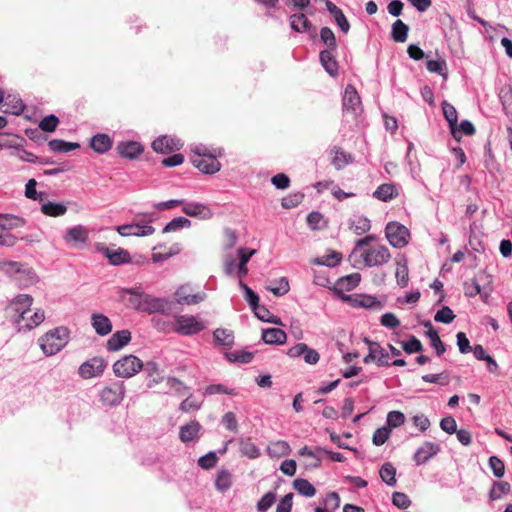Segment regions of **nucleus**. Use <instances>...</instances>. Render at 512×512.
Instances as JSON below:
<instances>
[{"label": "nucleus", "mask_w": 512, "mask_h": 512, "mask_svg": "<svg viewBox=\"0 0 512 512\" xmlns=\"http://www.w3.org/2000/svg\"><path fill=\"white\" fill-rule=\"evenodd\" d=\"M287 355L292 358L303 356L304 361L310 365L316 364L320 359L319 353L315 349L309 348L305 343H298L291 347Z\"/></svg>", "instance_id": "nucleus-15"}, {"label": "nucleus", "mask_w": 512, "mask_h": 512, "mask_svg": "<svg viewBox=\"0 0 512 512\" xmlns=\"http://www.w3.org/2000/svg\"><path fill=\"white\" fill-rule=\"evenodd\" d=\"M130 294V297L128 299V305L129 307L136 309L140 311V307L142 306V300L144 293H139L131 289H125L123 290V294Z\"/></svg>", "instance_id": "nucleus-55"}, {"label": "nucleus", "mask_w": 512, "mask_h": 512, "mask_svg": "<svg viewBox=\"0 0 512 512\" xmlns=\"http://www.w3.org/2000/svg\"><path fill=\"white\" fill-rule=\"evenodd\" d=\"M117 232L123 237L127 236H148L155 232V229L149 224L130 223L117 227Z\"/></svg>", "instance_id": "nucleus-16"}, {"label": "nucleus", "mask_w": 512, "mask_h": 512, "mask_svg": "<svg viewBox=\"0 0 512 512\" xmlns=\"http://www.w3.org/2000/svg\"><path fill=\"white\" fill-rule=\"evenodd\" d=\"M167 385L174 393L180 396L185 395L188 390V387H186L182 381L174 377L167 379Z\"/></svg>", "instance_id": "nucleus-64"}, {"label": "nucleus", "mask_w": 512, "mask_h": 512, "mask_svg": "<svg viewBox=\"0 0 512 512\" xmlns=\"http://www.w3.org/2000/svg\"><path fill=\"white\" fill-rule=\"evenodd\" d=\"M511 491V485L506 481L494 482L492 489L489 493V498L492 501L501 499L503 496L509 494Z\"/></svg>", "instance_id": "nucleus-39"}, {"label": "nucleus", "mask_w": 512, "mask_h": 512, "mask_svg": "<svg viewBox=\"0 0 512 512\" xmlns=\"http://www.w3.org/2000/svg\"><path fill=\"white\" fill-rule=\"evenodd\" d=\"M217 455L215 452H209L206 455L202 456L198 460V465L203 469H211L213 468L217 463Z\"/></svg>", "instance_id": "nucleus-62"}, {"label": "nucleus", "mask_w": 512, "mask_h": 512, "mask_svg": "<svg viewBox=\"0 0 512 512\" xmlns=\"http://www.w3.org/2000/svg\"><path fill=\"white\" fill-rule=\"evenodd\" d=\"M380 477L383 482H385L387 485L393 486L396 483V469L391 463H385L380 471H379Z\"/></svg>", "instance_id": "nucleus-48"}, {"label": "nucleus", "mask_w": 512, "mask_h": 512, "mask_svg": "<svg viewBox=\"0 0 512 512\" xmlns=\"http://www.w3.org/2000/svg\"><path fill=\"white\" fill-rule=\"evenodd\" d=\"M200 430L201 425L198 421H190L180 427L179 438L184 443L191 442L198 437Z\"/></svg>", "instance_id": "nucleus-23"}, {"label": "nucleus", "mask_w": 512, "mask_h": 512, "mask_svg": "<svg viewBox=\"0 0 512 512\" xmlns=\"http://www.w3.org/2000/svg\"><path fill=\"white\" fill-rule=\"evenodd\" d=\"M324 452H326V449L322 447H316L315 449H311L308 446H304L300 449L299 454L301 456L314 458V462L307 463L306 467L310 469H316L321 466V457Z\"/></svg>", "instance_id": "nucleus-29"}, {"label": "nucleus", "mask_w": 512, "mask_h": 512, "mask_svg": "<svg viewBox=\"0 0 512 512\" xmlns=\"http://www.w3.org/2000/svg\"><path fill=\"white\" fill-rule=\"evenodd\" d=\"M143 368L147 376L150 378L148 383L149 387L158 384L163 380L162 371L156 362L149 361L143 366Z\"/></svg>", "instance_id": "nucleus-36"}, {"label": "nucleus", "mask_w": 512, "mask_h": 512, "mask_svg": "<svg viewBox=\"0 0 512 512\" xmlns=\"http://www.w3.org/2000/svg\"><path fill=\"white\" fill-rule=\"evenodd\" d=\"M332 50H324L320 53V61L325 68V70L331 75L335 76L338 72V64L332 55Z\"/></svg>", "instance_id": "nucleus-37"}, {"label": "nucleus", "mask_w": 512, "mask_h": 512, "mask_svg": "<svg viewBox=\"0 0 512 512\" xmlns=\"http://www.w3.org/2000/svg\"><path fill=\"white\" fill-rule=\"evenodd\" d=\"M409 27L398 19L392 24L391 37L395 42L403 43L407 40Z\"/></svg>", "instance_id": "nucleus-35"}, {"label": "nucleus", "mask_w": 512, "mask_h": 512, "mask_svg": "<svg viewBox=\"0 0 512 512\" xmlns=\"http://www.w3.org/2000/svg\"><path fill=\"white\" fill-rule=\"evenodd\" d=\"M442 110L445 119L449 123L453 137L457 138L456 126L458 121V114L455 107L447 101H444L442 103Z\"/></svg>", "instance_id": "nucleus-31"}, {"label": "nucleus", "mask_w": 512, "mask_h": 512, "mask_svg": "<svg viewBox=\"0 0 512 512\" xmlns=\"http://www.w3.org/2000/svg\"><path fill=\"white\" fill-rule=\"evenodd\" d=\"M267 452L271 457H282L290 452V446L286 441L278 440L269 444Z\"/></svg>", "instance_id": "nucleus-41"}, {"label": "nucleus", "mask_w": 512, "mask_h": 512, "mask_svg": "<svg viewBox=\"0 0 512 512\" xmlns=\"http://www.w3.org/2000/svg\"><path fill=\"white\" fill-rule=\"evenodd\" d=\"M402 347L403 350L409 354L420 352L423 349L422 343L415 336H411V338L408 341L403 342Z\"/></svg>", "instance_id": "nucleus-63"}, {"label": "nucleus", "mask_w": 512, "mask_h": 512, "mask_svg": "<svg viewBox=\"0 0 512 512\" xmlns=\"http://www.w3.org/2000/svg\"><path fill=\"white\" fill-rule=\"evenodd\" d=\"M116 149L122 157L128 159H134L143 152L141 144L135 141L121 142Z\"/></svg>", "instance_id": "nucleus-22"}, {"label": "nucleus", "mask_w": 512, "mask_h": 512, "mask_svg": "<svg viewBox=\"0 0 512 512\" xmlns=\"http://www.w3.org/2000/svg\"><path fill=\"white\" fill-rule=\"evenodd\" d=\"M291 28L297 32H305L310 29L311 23L305 14H294L290 17Z\"/></svg>", "instance_id": "nucleus-42"}, {"label": "nucleus", "mask_w": 512, "mask_h": 512, "mask_svg": "<svg viewBox=\"0 0 512 512\" xmlns=\"http://www.w3.org/2000/svg\"><path fill=\"white\" fill-rule=\"evenodd\" d=\"M191 162L194 167L205 174H214L221 168V163L214 155L201 153L199 150L191 158Z\"/></svg>", "instance_id": "nucleus-8"}, {"label": "nucleus", "mask_w": 512, "mask_h": 512, "mask_svg": "<svg viewBox=\"0 0 512 512\" xmlns=\"http://www.w3.org/2000/svg\"><path fill=\"white\" fill-rule=\"evenodd\" d=\"M286 333L279 328H268L262 331V340L266 344H284L286 342Z\"/></svg>", "instance_id": "nucleus-27"}, {"label": "nucleus", "mask_w": 512, "mask_h": 512, "mask_svg": "<svg viewBox=\"0 0 512 512\" xmlns=\"http://www.w3.org/2000/svg\"><path fill=\"white\" fill-rule=\"evenodd\" d=\"M238 252H239V257H240L238 273H239L240 278H242V277H245L248 273V269H247L246 265H247L248 261L250 260V258L254 255L255 250L240 248Z\"/></svg>", "instance_id": "nucleus-47"}, {"label": "nucleus", "mask_w": 512, "mask_h": 512, "mask_svg": "<svg viewBox=\"0 0 512 512\" xmlns=\"http://www.w3.org/2000/svg\"><path fill=\"white\" fill-rule=\"evenodd\" d=\"M182 211L190 217H200L202 219L212 217L211 210L201 203H186L183 205Z\"/></svg>", "instance_id": "nucleus-20"}, {"label": "nucleus", "mask_w": 512, "mask_h": 512, "mask_svg": "<svg viewBox=\"0 0 512 512\" xmlns=\"http://www.w3.org/2000/svg\"><path fill=\"white\" fill-rule=\"evenodd\" d=\"M191 222L185 217H177L171 220L163 229L164 233L176 231L180 228L190 227Z\"/></svg>", "instance_id": "nucleus-53"}, {"label": "nucleus", "mask_w": 512, "mask_h": 512, "mask_svg": "<svg viewBox=\"0 0 512 512\" xmlns=\"http://www.w3.org/2000/svg\"><path fill=\"white\" fill-rule=\"evenodd\" d=\"M455 318L453 311L448 307L444 306L442 309L438 310L436 315L434 316V320L436 322H441L445 324L451 323Z\"/></svg>", "instance_id": "nucleus-58"}, {"label": "nucleus", "mask_w": 512, "mask_h": 512, "mask_svg": "<svg viewBox=\"0 0 512 512\" xmlns=\"http://www.w3.org/2000/svg\"><path fill=\"white\" fill-rule=\"evenodd\" d=\"M205 328L206 326L203 321L189 315L176 316L173 325V331L184 336L197 334Z\"/></svg>", "instance_id": "nucleus-3"}, {"label": "nucleus", "mask_w": 512, "mask_h": 512, "mask_svg": "<svg viewBox=\"0 0 512 512\" xmlns=\"http://www.w3.org/2000/svg\"><path fill=\"white\" fill-rule=\"evenodd\" d=\"M385 235L389 243L395 248H403L409 243L410 232L398 222H390L385 228Z\"/></svg>", "instance_id": "nucleus-5"}, {"label": "nucleus", "mask_w": 512, "mask_h": 512, "mask_svg": "<svg viewBox=\"0 0 512 512\" xmlns=\"http://www.w3.org/2000/svg\"><path fill=\"white\" fill-rule=\"evenodd\" d=\"M332 153L334 156L332 157L331 163L337 170L342 169L352 161L350 154L345 153L337 147L332 150Z\"/></svg>", "instance_id": "nucleus-45"}, {"label": "nucleus", "mask_w": 512, "mask_h": 512, "mask_svg": "<svg viewBox=\"0 0 512 512\" xmlns=\"http://www.w3.org/2000/svg\"><path fill=\"white\" fill-rule=\"evenodd\" d=\"M374 235H367L356 241V245L349 256L355 268L378 267L391 260V253L387 246L371 244Z\"/></svg>", "instance_id": "nucleus-1"}, {"label": "nucleus", "mask_w": 512, "mask_h": 512, "mask_svg": "<svg viewBox=\"0 0 512 512\" xmlns=\"http://www.w3.org/2000/svg\"><path fill=\"white\" fill-rule=\"evenodd\" d=\"M175 300L178 304L195 305L200 303L206 298L204 292L193 293V289L190 285L180 286L174 293Z\"/></svg>", "instance_id": "nucleus-11"}, {"label": "nucleus", "mask_w": 512, "mask_h": 512, "mask_svg": "<svg viewBox=\"0 0 512 512\" xmlns=\"http://www.w3.org/2000/svg\"><path fill=\"white\" fill-rule=\"evenodd\" d=\"M213 336L215 341L223 346H231L234 342L232 331L227 329L218 328L213 332Z\"/></svg>", "instance_id": "nucleus-49"}, {"label": "nucleus", "mask_w": 512, "mask_h": 512, "mask_svg": "<svg viewBox=\"0 0 512 512\" xmlns=\"http://www.w3.org/2000/svg\"><path fill=\"white\" fill-rule=\"evenodd\" d=\"M350 230L357 235H362L368 232L371 228L370 220L366 217H358L350 224Z\"/></svg>", "instance_id": "nucleus-50"}, {"label": "nucleus", "mask_w": 512, "mask_h": 512, "mask_svg": "<svg viewBox=\"0 0 512 512\" xmlns=\"http://www.w3.org/2000/svg\"><path fill=\"white\" fill-rule=\"evenodd\" d=\"M395 277L397 279L398 285L401 287H406L409 282V270H408V261L407 258L402 255L396 259V271Z\"/></svg>", "instance_id": "nucleus-25"}, {"label": "nucleus", "mask_w": 512, "mask_h": 512, "mask_svg": "<svg viewBox=\"0 0 512 512\" xmlns=\"http://www.w3.org/2000/svg\"><path fill=\"white\" fill-rule=\"evenodd\" d=\"M69 341V330L56 327L38 339L39 346L46 356H52L61 351Z\"/></svg>", "instance_id": "nucleus-2"}, {"label": "nucleus", "mask_w": 512, "mask_h": 512, "mask_svg": "<svg viewBox=\"0 0 512 512\" xmlns=\"http://www.w3.org/2000/svg\"><path fill=\"white\" fill-rule=\"evenodd\" d=\"M424 326L428 328L426 336L430 339V343L435 348L437 355H442L446 351V348L444 343L441 341L438 332L429 321L426 322Z\"/></svg>", "instance_id": "nucleus-34"}, {"label": "nucleus", "mask_w": 512, "mask_h": 512, "mask_svg": "<svg viewBox=\"0 0 512 512\" xmlns=\"http://www.w3.org/2000/svg\"><path fill=\"white\" fill-rule=\"evenodd\" d=\"M201 408V403L197 401L192 395H189L184 399L180 406L179 410L184 413H189L191 411H197Z\"/></svg>", "instance_id": "nucleus-56"}, {"label": "nucleus", "mask_w": 512, "mask_h": 512, "mask_svg": "<svg viewBox=\"0 0 512 512\" xmlns=\"http://www.w3.org/2000/svg\"><path fill=\"white\" fill-rule=\"evenodd\" d=\"M90 147L99 154L109 151L112 147V139L109 135L98 133L90 141Z\"/></svg>", "instance_id": "nucleus-24"}, {"label": "nucleus", "mask_w": 512, "mask_h": 512, "mask_svg": "<svg viewBox=\"0 0 512 512\" xmlns=\"http://www.w3.org/2000/svg\"><path fill=\"white\" fill-rule=\"evenodd\" d=\"M64 239L66 242L85 243L88 239V231L81 225L74 226L67 230Z\"/></svg>", "instance_id": "nucleus-32"}, {"label": "nucleus", "mask_w": 512, "mask_h": 512, "mask_svg": "<svg viewBox=\"0 0 512 512\" xmlns=\"http://www.w3.org/2000/svg\"><path fill=\"white\" fill-rule=\"evenodd\" d=\"M19 318L21 321L25 322L26 329L31 330L44 321L45 313L41 309L34 311L31 308H26L21 310Z\"/></svg>", "instance_id": "nucleus-17"}, {"label": "nucleus", "mask_w": 512, "mask_h": 512, "mask_svg": "<svg viewBox=\"0 0 512 512\" xmlns=\"http://www.w3.org/2000/svg\"><path fill=\"white\" fill-rule=\"evenodd\" d=\"M324 452H326V449L322 447H316L315 449H311L308 446H304L300 449L299 454L301 456L314 458V462L307 463L306 467L310 469H316L321 466V457Z\"/></svg>", "instance_id": "nucleus-28"}, {"label": "nucleus", "mask_w": 512, "mask_h": 512, "mask_svg": "<svg viewBox=\"0 0 512 512\" xmlns=\"http://www.w3.org/2000/svg\"><path fill=\"white\" fill-rule=\"evenodd\" d=\"M373 195L381 201H389L398 195L397 188L393 184H382L380 185Z\"/></svg>", "instance_id": "nucleus-38"}, {"label": "nucleus", "mask_w": 512, "mask_h": 512, "mask_svg": "<svg viewBox=\"0 0 512 512\" xmlns=\"http://www.w3.org/2000/svg\"><path fill=\"white\" fill-rule=\"evenodd\" d=\"M440 450L438 444L432 442L423 443L416 451L414 460L418 465L424 464Z\"/></svg>", "instance_id": "nucleus-18"}, {"label": "nucleus", "mask_w": 512, "mask_h": 512, "mask_svg": "<svg viewBox=\"0 0 512 512\" xmlns=\"http://www.w3.org/2000/svg\"><path fill=\"white\" fill-rule=\"evenodd\" d=\"M180 252V247L178 244H174L170 247H167L163 244H160L153 248L152 260L155 263L162 262Z\"/></svg>", "instance_id": "nucleus-21"}, {"label": "nucleus", "mask_w": 512, "mask_h": 512, "mask_svg": "<svg viewBox=\"0 0 512 512\" xmlns=\"http://www.w3.org/2000/svg\"><path fill=\"white\" fill-rule=\"evenodd\" d=\"M182 147L180 139L161 135L152 142V148L155 152L161 154H168L179 150Z\"/></svg>", "instance_id": "nucleus-13"}, {"label": "nucleus", "mask_w": 512, "mask_h": 512, "mask_svg": "<svg viewBox=\"0 0 512 512\" xmlns=\"http://www.w3.org/2000/svg\"><path fill=\"white\" fill-rule=\"evenodd\" d=\"M405 415L400 411H391L387 415V424L391 428H397L404 424Z\"/></svg>", "instance_id": "nucleus-61"}, {"label": "nucleus", "mask_w": 512, "mask_h": 512, "mask_svg": "<svg viewBox=\"0 0 512 512\" xmlns=\"http://www.w3.org/2000/svg\"><path fill=\"white\" fill-rule=\"evenodd\" d=\"M91 320L97 334L105 336L112 331V323L104 314H93Z\"/></svg>", "instance_id": "nucleus-26"}, {"label": "nucleus", "mask_w": 512, "mask_h": 512, "mask_svg": "<svg viewBox=\"0 0 512 512\" xmlns=\"http://www.w3.org/2000/svg\"><path fill=\"white\" fill-rule=\"evenodd\" d=\"M58 123L59 119L55 115L51 114L40 121L39 128L45 132H54Z\"/></svg>", "instance_id": "nucleus-57"}, {"label": "nucleus", "mask_w": 512, "mask_h": 512, "mask_svg": "<svg viewBox=\"0 0 512 512\" xmlns=\"http://www.w3.org/2000/svg\"><path fill=\"white\" fill-rule=\"evenodd\" d=\"M125 395L123 382H114L105 386L100 392V401L105 406H116L121 403Z\"/></svg>", "instance_id": "nucleus-6"}, {"label": "nucleus", "mask_w": 512, "mask_h": 512, "mask_svg": "<svg viewBox=\"0 0 512 512\" xmlns=\"http://www.w3.org/2000/svg\"><path fill=\"white\" fill-rule=\"evenodd\" d=\"M49 148L53 152H60V153H67L70 151H73L75 149H78L80 145L75 142H66L61 139H53L49 141L48 143Z\"/></svg>", "instance_id": "nucleus-40"}, {"label": "nucleus", "mask_w": 512, "mask_h": 512, "mask_svg": "<svg viewBox=\"0 0 512 512\" xmlns=\"http://www.w3.org/2000/svg\"><path fill=\"white\" fill-rule=\"evenodd\" d=\"M107 364L103 358L94 357L82 363L79 367V375L83 379L98 377L103 374Z\"/></svg>", "instance_id": "nucleus-10"}, {"label": "nucleus", "mask_w": 512, "mask_h": 512, "mask_svg": "<svg viewBox=\"0 0 512 512\" xmlns=\"http://www.w3.org/2000/svg\"><path fill=\"white\" fill-rule=\"evenodd\" d=\"M276 494L273 492L266 493L257 503L259 512H266L275 502Z\"/></svg>", "instance_id": "nucleus-60"}, {"label": "nucleus", "mask_w": 512, "mask_h": 512, "mask_svg": "<svg viewBox=\"0 0 512 512\" xmlns=\"http://www.w3.org/2000/svg\"><path fill=\"white\" fill-rule=\"evenodd\" d=\"M66 211L67 207L61 203L47 202L41 206V212L50 217L62 216Z\"/></svg>", "instance_id": "nucleus-44"}, {"label": "nucleus", "mask_w": 512, "mask_h": 512, "mask_svg": "<svg viewBox=\"0 0 512 512\" xmlns=\"http://www.w3.org/2000/svg\"><path fill=\"white\" fill-rule=\"evenodd\" d=\"M489 466L493 471V474L497 478H501L505 473V465L503 461L497 456H491L489 458Z\"/></svg>", "instance_id": "nucleus-59"}, {"label": "nucleus", "mask_w": 512, "mask_h": 512, "mask_svg": "<svg viewBox=\"0 0 512 512\" xmlns=\"http://www.w3.org/2000/svg\"><path fill=\"white\" fill-rule=\"evenodd\" d=\"M267 289L279 297L285 295L289 291L290 286L287 278L282 277L275 281V285L269 286Z\"/></svg>", "instance_id": "nucleus-52"}, {"label": "nucleus", "mask_w": 512, "mask_h": 512, "mask_svg": "<svg viewBox=\"0 0 512 512\" xmlns=\"http://www.w3.org/2000/svg\"><path fill=\"white\" fill-rule=\"evenodd\" d=\"M239 448H240L241 454L250 459H256L260 456L259 448L253 442H251L249 439L240 440Z\"/></svg>", "instance_id": "nucleus-46"}, {"label": "nucleus", "mask_w": 512, "mask_h": 512, "mask_svg": "<svg viewBox=\"0 0 512 512\" xmlns=\"http://www.w3.org/2000/svg\"><path fill=\"white\" fill-rule=\"evenodd\" d=\"M25 220L12 214H0V234L6 230L22 227Z\"/></svg>", "instance_id": "nucleus-30"}, {"label": "nucleus", "mask_w": 512, "mask_h": 512, "mask_svg": "<svg viewBox=\"0 0 512 512\" xmlns=\"http://www.w3.org/2000/svg\"><path fill=\"white\" fill-rule=\"evenodd\" d=\"M233 483L232 473L227 469H221L218 471L215 479V487L219 492H225L229 490Z\"/></svg>", "instance_id": "nucleus-33"}, {"label": "nucleus", "mask_w": 512, "mask_h": 512, "mask_svg": "<svg viewBox=\"0 0 512 512\" xmlns=\"http://www.w3.org/2000/svg\"><path fill=\"white\" fill-rule=\"evenodd\" d=\"M361 99L352 85H347L343 95V110L347 113L356 115L362 111Z\"/></svg>", "instance_id": "nucleus-14"}, {"label": "nucleus", "mask_w": 512, "mask_h": 512, "mask_svg": "<svg viewBox=\"0 0 512 512\" xmlns=\"http://www.w3.org/2000/svg\"><path fill=\"white\" fill-rule=\"evenodd\" d=\"M131 333L128 330L115 332L107 341V349L109 351H118L129 343Z\"/></svg>", "instance_id": "nucleus-19"}, {"label": "nucleus", "mask_w": 512, "mask_h": 512, "mask_svg": "<svg viewBox=\"0 0 512 512\" xmlns=\"http://www.w3.org/2000/svg\"><path fill=\"white\" fill-rule=\"evenodd\" d=\"M95 248L108 259L111 265L117 266L131 262L129 252L123 248L113 249L105 246L104 243H95Z\"/></svg>", "instance_id": "nucleus-9"}, {"label": "nucleus", "mask_w": 512, "mask_h": 512, "mask_svg": "<svg viewBox=\"0 0 512 512\" xmlns=\"http://www.w3.org/2000/svg\"><path fill=\"white\" fill-rule=\"evenodd\" d=\"M294 489L305 497H313L316 494L315 487L306 479L299 478L293 481Z\"/></svg>", "instance_id": "nucleus-43"}, {"label": "nucleus", "mask_w": 512, "mask_h": 512, "mask_svg": "<svg viewBox=\"0 0 512 512\" xmlns=\"http://www.w3.org/2000/svg\"><path fill=\"white\" fill-rule=\"evenodd\" d=\"M426 68L429 72L437 73L444 79L447 78V65L445 60H428Z\"/></svg>", "instance_id": "nucleus-51"}, {"label": "nucleus", "mask_w": 512, "mask_h": 512, "mask_svg": "<svg viewBox=\"0 0 512 512\" xmlns=\"http://www.w3.org/2000/svg\"><path fill=\"white\" fill-rule=\"evenodd\" d=\"M143 362L134 355H127L117 360L113 365V371L118 377L130 378L143 368Z\"/></svg>", "instance_id": "nucleus-4"}, {"label": "nucleus", "mask_w": 512, "mask_h": 512, "mask_svg": "<svg viewBox=\"0 0 512 512\" xmlns=\"http://www.w3.org/2000/svg\"><path fill=\"white\" fill-rule=\"evenodd\" d=\"M365 342L368 344L369 349L368 355L364 358L365 363L376 362L378 366L390 365L388 361L389 354L379 343L368 339H365Z\"/></svg>", "instance_id": "nucleus-12"}, {"label": "nucleus", "mask_w": 512, "mask_h": 512, "mask_svg": "<svg viewBox=\"0 0 512 512\" xmlns=\"http://www.w3.org/2000/svg\"><path fill=\"white\" fill-rule=\"evenodd\" d=\"M320 38L323 41V43L326 44L330 50L336 49V46H337L336 38H335L333 31L329 27H323L320 30Z\"/></svg>", "instance_id": "nucleus-54"}, {"label": "nucleus", "mask_w": 512, "mask_h": 512, "mask_svg": "<svg viewBox=\"0 0 512 512\" xmlns=\"http://www.w3.org/2000/svg\"><path fill=\"white\" fill-rule=\"evenodd\" d=\"M172 309V302L165 298L153 297L149 294H144L142 300L141 312L147 313H162L170 315Z\"/></svg>", "instance_id": "nucleus-7"}]
</instances>
